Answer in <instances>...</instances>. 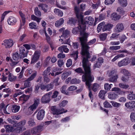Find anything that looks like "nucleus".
I'll return each mask as SVG.
<instances>
[{
	"label": "nucleus",
	"mask_w": 135,
	"mask_h": 135,
	"mask_svg": "<svg viewBox=\"0 0 135 135\" xmlns=\"http://www.w3.org/2000/svg\"><path fill=\"white\" fill-rule=\"evenodd\" d=\"M82 45V52H81L82 57L83 58V68L79 67L74 70L76 73L80 74H83L82 76V78L83 81L85 82V84L90 90L91 85V83L94 80V78L91 75V72L90 68L91 65L88 62V59L90 58V56L89 53L88 51L89 47H86Z\"/></svg>",
	"instance_id": "obj_1"
},
{
	"label": "nucleus",
	"mask_w": 135,
	"mask_h": 135,
	"mask_svg": "<svg viewBox=\"0 0 135 135\" xmlns=\"http://www.w3.org/2000/svg\"><path fill=\"white\" fill-rule=\"evenodd\" d=\"M80 34L81 35L83 34V36L79 38L80 40V42L81 44V54L82 52V49L83 48L82 42L83 43V45L85 46L87 48V47H89V48L88 49V51L89 52V49L90 47L88 46V45H90L92 44H94L96 41V40L95 38L91 40L88 43H87V38L89 34L88 33H86L85 32V24H81L80 25Z\"/></svg>",
	"instance_id": "obj_2"
},
{
	"label": "nucleus",
	"mask_w": 135,
	"mask_h": 135,
	"mask_svg": "<svg viewBox=\"0 0 135 135\" xmlns=\"http://www.w3.org/2000/svg\"><path fill=\"white\" fill-rule=\"evenodd\" d=\"M74 10L76 16L77 18L78 19V24L79 25V26H78L77 28H73L72 30V32L74 34L76 33L78 31V29L79 30L80 32V25L81 23L83 24V14L82 12H80L79 8L76 6H75L74 8ZM80 35L82 36H83V35Z\"/></svg>",
	"instance_id": "obj_3"
},
{
	"label": "nucleus",
	"mask_w": 135,
	"mask_h": 135,
	"mask_svg": "<svg viewBox=\"0 0 135 135\" xmlns=\"http://www.w3.org/2000/svg\"><path fill=\"white\" fill-rule=\"evenodd\" d=\"M51 110L52 113L53 114L56 115L55 116V117H59V114H62L63 113H66L67 111V110H66L65 111H64V109L63 108L60 109L57 108L55 106L51 107Z\"/></svg>",
	"instance_id": "obj_4"
},
{
	"label": "nucleus",
	"mask_w": 135,
	"mask_h": 135,
	"mask_svg": "<svg viewBox=\"0 0 135 135\" xmlns=\"http://www.w3.org/2000/svg\"><path fill=\"white\" fill-rule=\"evenodd\" d=\"M37 75V72H35L32 74L24 83L25 88L29 87L31 86V83L30 81L33 80Z\"/></svg>",
	"instance_id": "obj_5"
},
{
	"label": "nucleus",
	"mask_w": 135,
	"mask_h": 135,
	"mask_svg": "<svg viewBox=\"0 0 135 135\" xmlns=\"http://www.w3.org/2000/svg\"><path fill=\"white\" fill-rule=\"evenodd\" d=\"M41 52V51L40 50H37L35 52L34 55L32 56L31 64H33L38 60L40 56Z\"/></svg>",
	"instance_id": "obj_6"
},
{
	"label": "nucleus",
	"mask_w": 135,
	"mask_h": 135,
	"mask_svg": "<svg viewBox=\"0 0 135 135\" xmlns=\"http://www.w3.org/2000/svg\"><path fill=\"white\" fill-rule=\"evenodd\" d=\"M52 94L51 92H50L44 95L41 99V102L44 103H48L50 100V97Z\"/></svg>",
	"instance_id": "obj_7"
},
{
	"label": "nucleus",
	"mask_w": 135,
	"mask_h": 135,
	"mask_svg": "<svg viewBox=\"0 0 135 135\" xmlns=\"http://www.w3.org/2000/svg\"><path fill=\"white\" fill-rule=\"evenodd\" d=\"M13 44V41L11 39L5 40L3 41L2 45H4L5 48H9L12 47Z\"/></svg>",
	"instance_id": "obj_8"
},
{
	"label": "nucleus",
	"mask_w": 135,
	"mask_h": 135,
	"mask_svg": "<svg viewBox=\"0 0 135 135\" xmlns=\"http://www.w3.org/2000/svg\"><path fill=\"white\" fill-rule=\"evenodd\" d=\"M130 62V61L128 57H126L119 62L118 63V65L119 67H120L127 65Z\"/></svg>",
	"instance_id": "obj_9"
},
{
	"label": "nucleus",
	"mask_w": 135,
	"mask_h": 135,
	"mask_svg": "<svg viewBox=\"0 0 135 135\" xmlns=\"http://www.w3.org/2000/svg\"><path fill=\"white\" fill-rule=\"evenodd\" d=\"M28 51L26 50L24 47H21L20 50V55L21 58L26 57L27 55Z\"/></svg>",
	"instance_id": "obj_10"
},
{
	"label": "nucleus",
	"mask_w": 135,
	"mask_h": 135,
	"mask_svg": "<svg viewBox=\"0 0 135 135\" xmlns=\"http://www.w3.org/2000/svg\"><path fill=\"white\" fill-rule=\"evenodd\" d=\"M43 129V126H39L37 127L32 128L31 130V132L32 134H35L37 133H38L42 131Z\"/></svg>",
	"instance_id": "obj_11"
},
{
	"label": "nucleus",
	"mask_w": 135,
	"mask_h": 135,
	"mask_svg": "<svg viewBox=\"0 0 135 135\" xmlns=\"http://www.w3.org/2000/svg\"><path fill=\"white\" fill-rule=\"evenodd\" d=\"M124 27L123 24L122 23H119L116 25L115 30L116 32H121L124 30Z\"/></svg>",
	"instance_id": "obj_12"
},
{
	"label": "nucleus",
	"mask_w": 135,
	"mask_h": 135,
	"mask_svg": "<svg viewBox=\"0 0 135 135\" xmlns=\"http://www.w3.org/2000/svg\"><path fill=\"white\" fill-rule=\"evenodd\" d=\"M45 114V111L43 109L40 110L36 115L37 119L38 120H42L44 118Z\"/></svg>",
	"instance_id": "obj_13"
},
{
	"label": "nucleus",
	"mask_w": 135,
	"mask_h": 135,
	"mask_svg": "<svg viewBox=\"0 0 135 135\" xmlns=\"http://www.w3.org/2000/svg\"><path fill=\"white\" fill-rule=\"evenodd\" d=\"M93 19L91 17H86L84 19L85 23H84V21H83V23L85 24V26H86V24L91 25L93 24ZM86 27V26H85Z\"/></svg>",
	"instance_id": "obj_14"
},
{
	"label": "nucleus",
	"mask_w": 135,
	"mask_h": 135,
	"mask_svg": "<svg viewBox=\"0 0 135 135\" xmlns=\"http://www.w3.org/2000/svg\"><path fill=\"white\" fill-rule=\"evenodd\" d=\"M38 6L40 7L45 13H47L48 11L49 8L47 5L44 4H40L38 5Z\"/></svg>",
	"instance_id": "obj_15"
},
{
	"label": "nucleus",
	"mask_w": 135,
	"mask_h": 135,
	"mask_svg": "<svg viewBox=\"0 0 135 135\" xmlns=\"http://www.w3.org/2000/svg\"><path fill=\"white\" fill-rule=\"evenodd\" d=\"M17 21L16 19L13 16H11L7 20V22L9 25H13L15 24Z\"/></svg>",
	"instance_id": "obj_16"
},
{
	"label": "nucleus",
	"mask_w": 135,
	"mask_h": 135,
	"mask_svg": "<svg viewBox=\"0 0 135 135\" xmlns=\"http://www.w3.org/2000/svg\"><path fill=\"white\" fill-rule=\"evenodd\" d=\"M125 106L129 109L133 108L135 107V102L134 101L127 102L125 104Z\"/></svg>",
	"instance_id": "obj_17"
},
{
	"label": "nucleus",
	"mask_w": 135,
	"mask_h": 135,
	"mask_svg": "<svg viewBox=\"0 0 135 135\" xmlns=\"http://www.w3.org/2000/svg\"><path fill=\"white\" fill-rule=\"evenodd\" d=\"M120 16L118 15L117 13H114L112 14L111 15V18L114 21L118 20L120 18Z\"/></svg>",
	"instance_id": "obj_18"
},
{
	"label": "nucleus",
	"mask_w": 135,
	"mask_h": 135,
	"mask_svg": "<svg viewBox=\"0 0 135 135\" xmlns=\"http://www.w3.org/2000/svg\"><path fill=\"white\" fill-rule=\"evenodd\" d=\"M113 26V25L109 23L105 25L102 28V30L103 31H110L112 28Z\"/></svg>",
	"instance_id": "obj_19"
},
{
	"label": "nucleus",
	"mask_w": 135,
	"mask_h": 135,
	"mask_svg": "<svg viewBox=\"0 0 135 135\" xmlns=\"http://www.w3.org/2000/svg\"><path fill=\"white\" fill-rule=\"evenodd\" d=\"M54 12L55 14L57 15L58 16L61 17L63 15V12L59 9L55 8L54 10Z\"/></svg>",
	"instance_id": "obj_20"
},
{
	"label": "nucleus",
	"mask_w": 135,
	"mask_h": 135,
	"mask_svg": "<svg viewBox=\"0 0 135 135\" xmlns=\"http://www.w3.org/2000/svg\"><path fill=\"white\" fill-rule=\"evenodd\" d=\"M58 50L62 52H63V51L65 52H68L69 50V49L67 48V46L65 45L59 47Z\"/></svg>",
	"instance_id": "obj_21"
},
{
	"label": "nucleus",
	"mask_w": 135,
	"mask_h": 135,
	"mask_svg": "<svg viewBox=\"0 0 135 135\" xmlns=\"http://www.w3.org/2000/svg\"><path fill=\"white\" fill-rule=\"evenodd\" d=\"M64 21V20L62 18H61L56 21L55 24V26L56 27H58L63 24Z\"/></svg>",
	"instance_id": "obj_22"
},
{
	"label": "nucleus",
	"mask_w": 135,
	"mask_h": 135,
	"mask_svg": "<svg viewBox=\"0 0 135 135\" xmlns=\"http://www.w3.org/2000/svg\"><path fill=\"white\" fill-rule=\"evenodd\" d=\"M108 79L109 81L111 82H115L117 81V79L118 78V75H114L113 76L109 77Z\"/></svg>",
	"instance_id": "obj_23"
},
{
	"label": "nucleus",
	"mask_w": 135,
	"mask_h": 135,
	"mask_svg": "<svg viewBox=\"0 0 135 135\" xmlns=\"http://www.w3.org/2000/svg\"><path fill=\"white\" fill-rule=\"evenodd\" d=\"M20 108V107L19 106L14 105L12 108V111L14 113H16L19 111Z\"/></svg>",
	"instance_id": "obj_24"
},
{
	"label": "nucleus",
	"mask_w": 135,
	"mask_h": 135,
	"mask_svg": "<svg viewBox=\"0 0 135 135\" xmlns=\"http://www.w3.org/2000/svg\"><path fill=\"white\" fill-rule=\"evenodd\" d=\"M108 97L109 99L113 100L117 97L118 95L113 93H110L109 94Z\"/></svg>",
	"instance_id": "obj_25"
},
{
	"label": "nucleus",
	"mask_w": 135,
	"mask_h": 135,
	"mask_svg": "<svg viewBox=\"0 0 135 135\" xmlns=\"http://www.w3.org/2000/svg\"><path fill=\"white\" fill-rule=\"evenodd\" d=\"M118 3L122 6L126 7L127 4V0H118Z\"/></svg>",
	"instance_id": "obj_26"
},
{
	"label": "nucleus",
	"mask_w": 135,
	"mask_h": 135,
	"mask_svg": "<svg viewBox=\"0 0 135 135\" xmlns=\"http://www.w3.org/2000/svg\"><path fill=\"white\" fill-rule=\"evenodd\" d=\"M12 58L13 59L16 61H17L19 59H21L20 57V55H19L18 52H16L13 53L12 55Z\"/></svg>",
	"instance_id": "obj_27"
},
{
	"label": "nucleus",
	"mask_w": 135,
	"mask_h": 135,
	"mask_svg": "<svg viewBox=\"0 0 135 135\" xmlns=\"http://www.w3.org/2000/svg\"><path fill=\"white\" fill-rule=\"evenodd\" d=\"M19 14L22 18V23L21 24V26H23L25 23L26 21L25 20V15L21 11H19Z\"/></svg>",
	"instance_id": "obj_28"
},
{
	"label": "nucleus",
	"mask_w": 135,
	"mask_h": 135,
	"mask_svg": "<svg viewBox=\"0 0 135 135\" xmlns=\"http://www.w3.org/2000/svg\"><path fill=\"white\" fill-rule=\"evenodd\" d=\"M70 33V31L67 30H66L63 32L61 36L64 37V38H66L69 36Z\"/></svg>",
	"instance_id": "obj_29"
},
{
	"label": "nucleus",
	"mask_w": 135,
	"mask_h": 135,
	"mask_svg": "<svg viewBox=\"0 0 135 135\" xmlns=\"http://www.w3.org/2000/svg\"><path fill=\"white\" fill-rule=\"evenodd\" d=\"M23 128V127L22 126H18L15 128L14 131L15 132L17 133H19L22 132Z\"/></svg>",
	"instance_id": "obj_30"
},
{
	"label": "nucleus",
	"mask_w": 135,
	"mask_h": 135,
	"mask_svg": "<svg viewBox=\"0 0 135 135\" xmlns=\"http://www.w3.org/2000/svg\"><path fill=\"white\" fill-rule=\"evenodd\" d=\"M29 98L28 95H23L20 97L19 99L20 100L23 101L24 102L26 101Z\"/></svg>",
	"instance_id": "obj_31"
},
{
	"label": "nucleus",
	"mask_w": 135,
	"mask_h": 135,
	"mask_svg": "<svg viewBox=\"0 0 135 135\" xmlns=\"http://www.w3.org/2000/svg\"><path fill=\"white\" fill-rule=\"evenodd\" d=\"M107 92V91H105L103 90H100L99 94V97L101 99H104V98L105 95Z\"/></svg>",
	"instance_id": "obj_32"
},
{
	"label": "nucleus",
	"mask_w": 135,
	"mask_h": 135,
	"mask_svg": "<svg viewBox=\"0 0 135 135\" xmlns=\"http://www.w3.org/2000/svg\"><path fill=\"white\" fill-rule=\"evenodd\" d=\"M4 127L6 129V132H11L13 130V127L11 126L7 125L4 126Z\"/></svg>",
	"instance_id": "obj_33"
},
{
	"label": "nucleus",
	"mask_w": 135,
	"mask_h": 135,
	"mask_svg": "<svg viewBox=\"0 0 135 135\" xmlns=\"http://www.w3.org/2000/svg\"><path fill=\"white\" fill-rule=\"evenodd\" d=\"M71 73L69 72H65L62 75L61 79L62 80H65L68 76Z\"/></svg>",
	"instance_id": "obj_34"
},
{
	"label": "nucleus",
	"mask_w": 135,
	"mask_h": 135,
	"mask_svg": "<svg viewBox=\"0 0 135 135\" xmlns=\"http://www.w3.org/2000/svg\"><path fill=\"white\" fill-rule=\"evenodd\" d=\"M50 67H49L45 70L43 72L42 75L43 77L48 76V74L50 72Z\"/></svg>",
	"instance_id": "obj_35"
},
{
	"label": "nucleus",
	"mask_w": 135,
	"mask_h": 135,
	"mask_svg": "<svg viewBox=\"0 0 135 135\" xmlns=\"http://www.w3.org/2000/svg\"><path fill=\"white\" fill-rule=\"evenodd\" d=\"M66 86L64 85L61 88L60 90L62 93L68 95V93L66 91Z\"/></svg>",
	"instance_id": "obj_36"
},
{
	"label": "nucleus",
	"mask_w": 135,
	"mask_h": 135,
	"mask_svg": "<svg viewBox=\"0 0 135 135\" xmlns=\"http://www.w3.org/2000/svg\"><path fill=\"white\" fill-rule=\"evenodd\" d=\"M35 15L38 17H40L41 15V12L39 10L37 7H36L34 10Z\"/></svg>",
	"instance_id": "obj_37"
},
{
	"label": "nucleus",
	"mask_w": 135,
	"mask_h": 135,
	"mask_svg": "<svg viewBox=\"0 0 135 135\" xmlns=\"http://www.w3.org/2000/svg\"><path fill=\"white\" fill-rule=\"evenodd\" d=\"M54 86L53 83L52 82L50 84L47 85L46 87L47 91H49L52 89Z\"/></svg>",
	"instance_id": "obj_38"
},
{
	"label": "nucleus",
	"mask_w": 135,
	"mask_h": 135,
	"mask_svg": "<svg viewBox=\"0 0 135 135\" xmlns=\"http://www.w3.org/2000/svg\"><path fill=\"white\" fill-rule=\"evenodd\" d=\"M120 72L126 76H129V75L130 73L129 72L125 69L121 70Z\"/></svg>",
	"instance_id": "obj_39"
},
{
	"label": "nucleus",
	"mask_w": 135,
	"mask_h": 135,
	"mask_svg": "<svg viewBox=\"0 0 135 135\" xmlns=\"http://www.w3.org/2000/svg\"><path fill=\"white\" fill-rule=\"evenodd\" d=\"M8 105H7L5 106V105L3 103H1V105L0 106L1 108L2 109L4 108V109H3L4 112V113L6 114H9V113H8L6 111V109L8 106Z\"/></svg>",
	"instance_id": "obj_40"
},
{
	"label": "nucleus",
	"mask_w": 135,
	"mask_h": 135,
	"mask_svg": "<svg viewBox=\"0 0 135 135\" xmlns=\"http://www.w3.org/2000/svg\"><path fill=\"white\" fill-rule=\"evenodd\" d=\"M107 34L106 33H104L100 34L99 36L100 39L102 41H104L105 40Z\"/></svg>",
	"instance_id": "obj_41"
},
{
	"label": "nucleus",
	"mask_w": 135,
	"mask_h": 135,
	"mask_svg": "<svg viewBox=\"0 0 135 135\" xmlns=\"http://www.w3.org/2000/svg\"><path fill=\"white\" fill-rule=\"evenodd\" d=\"M116 73L117 71L115 69L112 70L108 74V76L109 77H110L114 75H118Z\"/></svg>",
	"instance_id": "obj_42"
},
{
	"label": "nucleus",
	"mask_w": 135,
	"mask_h": 135,
	"mask_svg": "<svg viewBox=\"0 0 135 135\" xmlns=\"http://www.w3.org/2000/svg\"><path fill=\"white\" fill-rule=\"evenodd\" d=\"M26 123V120H23L17 123V125L18 126H24Z\"/></svg>",
	"instance_id": "obj_43"
},
{
	"label": "nucleus",
	"mask_w": 135,
	"mask_h": 135,
	"mask_svg": "<svg viewBox=\"0 0 135 135\" xmlns=\"http://www.w3.org/2000/svg\"><path fill=\"white\" fill-rule=\"evenodd\" d=\"M118 85L120 88L124 89H126L128 88L129 86L128 85L124 84L123 83H119Z\"/></svg>",
	"instance_id": "obj_44"
},
{
	"label": "nucleus",
	"mask_w": 135,
	"mask_h": 135,
	"mask_svg": "<svg viewBox=\"0 0 135 135\" xmlns=\"http://www.w3.org/2000/svg\"><path fill=\"white\" fill-rule=\"evenodd\" d=\"M99 86L98 84L94 83L93 84L92 88V90L94 92L96 91L99 88Z\"/></svg>",
	"instance_id": "obj_45"
},
{
	"label": "nucleus",
	"mask_w": 135,
	"mask_h": 135,
	"mask_svg": "<svg viewBox=\"0 0 135 135\" xmlns=\"http://www.w3.org/2000/svg\"><path fill=\"white\" fill-rule=\"evenodd\" d=\"M113 106L114 107L116 108H119L120 107L121 105L120 103H118L114 101H112L111 102Z\"/></svg>",
	"instance_id": "obj_46"
},
{
	"label": "nucleus",
	"mask_w": 135,
	"mask_h": 135,
	"mask_svg": "<svg viewBox=\"0 0 135 135\" xmlns=\"http://www.w3.org/2000/svg\"><path fill=\"white\" fill-rule=\"evenodd\" d=\"M28 123L29 125L31 126H33L35 124V122L34 121V120L31 118L29 119L28 122Z\"/></svg>",
	"instance_id": "obj_47"
},
{
	"label": "nucleus",
	"mask_w": 135,
	"mask_h": 135,
	"mask_svg": "<svg viewBox=\"0 0 135 135\" xmlns=\"http://www.w3.org/2000/svg\"><path fill=\"white\" fill-rule=\"evenodd\" d=\"M7 120L9 123L13 124V127H15L17 126L16 125L17 123V122L16 121L13 120L10 118H8Z\"/></svg>",
	"instance_id": "obj_48"
},
{
	"label": "nucleus",
	"mask_w": 135,
	"mask_h": 135,
	"mask_svg": "<svg viewBox=\"0 0 135 135\" xmlns=\"http://www.w3.org/2000/svg\"><path fill=\"white\" fill-rule=\"evenodd\" d=\"M76 22V21L74 19L70 18H69V20L68 22L67 23L70 24H73L74 25H75Z\"/></svg>",
	"instance_id": "obj_49"
},
{
	"label": "nucleus",
	"mask_w": 135,
	"mask_h": 135,
	"mask_svg": "<svg viewBox=\"0 0 135 135\" xmlns=\"http://www.w3.org/2000/svg\"><path fill=\"white\" fill-rule=\"evenodd\" d=\"M16 79V77L13 76L11 73H9L8 75V80H9L12 81Z\"/></svg>",
	"instance_id": "obj_50"
},
{
	"label": "nucleus",
	"mask_w": 135,
	"mask_h": 135,
	"mask_svg": "<svg viewBox=\"0 0 135 135\" xmlns=\"http://www.w3.org/2000/svg\"><path fill=\"white\" fill-rule=\"evenodd\" d=\"M34 103L33 104L37 107L38 106L40 103V99L39 98H36L34 99Z\"/></svg>",
	"instance_id": "obj_51"
},
{
	"label": "nucleus",
	"mask_w": 135,
	"mask_h": 135,
	"mask_svg": "<svg viewBox=\"0 0 135 135\" xmlns=\"http://www.w3.org/2000/svg\"><path fill=\"white\" fill-rule=\"evenodd\" d=\"M127 98L130 100L135 99V94H129L128 95Z\"/></svg>",
	"instance_id": "obj_52"
},
{
	"label": "nucleus",
	"mask_w": 135,
	"mask_h": 135,
	"mask_svg": "<svg viewBox=\"0 0 135 135\" xmlns=\"http://www.w3.org/2000/svg\"><path fill=\"white\" fill-rule=\"evenodd\" d=\"M127 76H122L121 79L124 82H126L128 81L129 79V77Z\"/></svg>",
	"instance_id": "obj_53"
},
{
	"label": "nucleus",
	"mask_w": 135,
	"mask_h": 135,
	"mask_svg": "<svg viewBox=\"0 0 135 135\" xmlns=\"http://www.w3.org/2000/svg\"><path fill=\"white\" fill-rule=\"evenodd\" d=\"M31 18L32 20L36 21L37 22H40L41 18H38L34 15H32L31 16Z\"/></svg>",
	"instance_id": "obj_54"
},
{
	"label": "nucleus",
	"mask_w": 135,
	"mask_h": 135,
	"mask_svg": "<svg viewBox=\"0 0 135 135\" xmlns=\"http://www.w3.org/2000/svg\"><path fill=\"white\" fill-rule=\"evenodd\" d=\"M112 85L111 84L109 85L108 83H105L104 85L105 89L107 90H109L111 87V86Z\"/></svg>",
	"instance_id": "obj_55"
},
{
	"label": "nucleus",
	"mask_w": 135,
	"mask_h": 135,
	"mask_svg": "<svg viewBox=\"0 0 135 135\" xmlns=\"http://www.w3.org/2000/svg\"><path fill=\"white\" fill-rule=\"evenodd\" d=\"M30 28L32 29H36L37 28L36 23L33 22L29 24Z\"/></svg>",
	"instance_id": "obj_56"
},
{
	"label": "nucleus",
	"mask_w": 135,
	"mask_h": 135,
	"mask_svg": "<svg viewBox=\"0 0 135 135\" xmlns=\"http://www.w3.org/2000/svg\"><path fill=\"white\" fill-rule=\"evenodd\" d=\"M80 81L79 79L76 78L73 79L71 81V83L72 84H78L79 83Z\"/></svg>",
	"instance_id": "obj_57"
},
{
	"label": "nucleus",
	"mask_w": 135,
	"mask_h": 135,
	"mask_svg": "<svg viewBox=\"0 0 135 135\" xmlns=\"http://www.w3.org/2000/svg\"><path fill=\"white\" fill-rule=\"evenodd\" d=\"M117 11L120 14L123 15L124 12L123 8L120 7L118 8L117 9Z\"/></svg>",
	"instance_id": "obj_58"
},
{
	"label": "nucleus",
	"mask_w": 135,
	"mask_h": 135,
	"mask_svg": "<svg viewBox=\"0 0 135 135\" xmlns=\"http://www.w3.org/2000/svg\"><path fill=\"white\" fill-rule=\"evenodd\" d=\"M37 106L33 104L30 106L28 108V110L30 111H32L35 110L37 108Z\"/></svg>",
	"instance_id": "obj_59"
},
{
	"label": "nucleus",
	"mask_w": 135,
	"mask_h": 135,
	"mask_svg": "<svg viewBox=\"0 0 135 135\" xmlns=\"http://www.w3.org/2000/svg\"><path fill=\"white\" fill-rule=\"evenodd\" d=\"M61 40L62 44H68L70 45L69 43L70 42V40L69 38H68L67 39H65L64 40L61 39Z\"/></svg>",
	"instance_id": "obj_60"
},
{
	"label": "nucleus",
	"mask_w": 135,
	"mask_h": 135,
	"mask_svg": "<svg viewBox=\"0 0 135 135\" xmlns=\"http://www.w3.org/2000/svg\"><path fill=\"white\" fill-rule=\"evenodd\" d=\"M130 118L132 122H135V112L131 113Z\"/></svg>",
	"instance_id": "obj_61"
},
{
	"label": "nucleus",
	"mask_w": 135,
	"mask_h": 135,
	"mask_svg": "<svg viewBox=\"0 0 135 135\" xmlns=\"http://www.w3.org/2000/svg\"><path fill=\"white\" fill-rule=\"evenodd\" d=\"M77 89V87L74 85H72L69 87L68 89V90L69 91H73Z\"/></svg>",
	"instance_id": "obj_62"
},
{
	"label": "nucleus",
	"mask_w": 135,
	"mask_h": 135,
	"mask_svg": "<svg viewBox=\"0 0 135 135\" xmlns=\"http://www.w3.org/2000/svg\"><path fill=\"white\" fill-rule=\"evenodd\" d=\"M68 102L67 100H64L59 104V105L60 107H64L67 104Z\"/></svg>",
	"instance_id": "obj_63"
},
{
	"label": "nucleus",
	"mask_w": 135,
	"mask_h": 135,
	"mask_svg": "<svg viewBox=\"0 0 135 135\" xmlns=\"http://www.w3.org/2000/svg\"><path fill=\"white\" fill-rule=\"evenodd\" d=\"M104 106L105 108H110L112 107L111 105L107 101L104 102L103 103Z\"/></svg>",
	"instance_id": "obj_64"
}]
</instances>
